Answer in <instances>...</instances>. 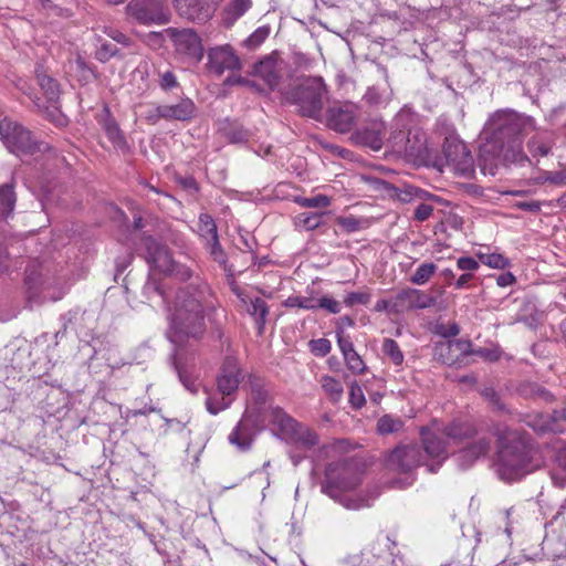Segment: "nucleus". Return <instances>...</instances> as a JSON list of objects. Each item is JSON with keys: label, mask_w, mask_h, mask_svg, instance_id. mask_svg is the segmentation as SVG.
I'll return each mask as SVG.
<instances>
[{"label": "nucleus", "mask_w": 566, "mask_h": 566, "mask_svg": "<svg viewBox=\"0 0 566 566\" xmlns=\"http://www.w3.org/2000/svg\"><path fill=\"white\" fill-rule=\"evenodd\" d=\"M198 232L207 242L218 238L217 226L211 216L207 213L199 216Z\"/></svg>", "instance_id": "34"}, {"label": "nucleus", "mask_w": 566, "mask_h": 566, "mask_svg": "<svg viewBox=\"0 0 566 566\" xmlns=\"http://www.w3.org/2000/svg\"><path fill=\"white\" fill-rule=\"evenodd\" d=\"M282 66L277 57L270 55L255 65V73L271 87L279 84Z\"/></svg>", "instance_id": "24"}, {"label": "nucleus", "mask_w": 566, "mask_h": 566, "mask_svg": "<svg viewBox=\"0 0 566 566\" xmlns=\"http://www.w3.org/2000/svg\"><path fill=\"white\" fill-rule=\"evenodd\" d=\"M551 143L545 140L543 136L539 134L535 135L530 142H528V149L533 154V156H547L551 150Z\"/></svg>", "instance_id": "44"}, {"label": "nucleus", "mask_w": 566, "mask_h": 566, "mask_svg": "<svg viewBox=\"0 0 566 566\" xmlns=\"http://www.w3.org/2000/svg\"><path fill=\"white\" fill-rule=\"evenodd\" d=\"M319 382L329 399L333 401H338L342 398L344 388L339 380L331 376H323Z\"/></svg>", "instance_id": "36"}, {"label": "nucleus", "mask_w": 566, "mask_h": 566, "mask_svg": "<svg viewBox=\"0 0 566 566\" xmlns=\"http://www.w3.org/2000/svg\"><path fill=\"white\" fill-rule=\"evenodd\" d=\"M126 12L140 24H164L169 21L167 11L158 3L132 1L127 4Z\"/></svg>", "instance_id": "11"}, {"label": "nucleus", "mask_w": 566, "mask_h": 566, "mask_svg": "<svg viewBox=\"0 0 566 566\" xmlns=\"http://www.w3.org/2000/svg\"><path fill=\"white\" fill-rule=\"evenodd\" d=\"M242 305L245 307L247 312L251 316L255 317V319L260 324V327H262L265 323V318L269 312L265 302L260 297H256L254 300L248 297L247 304Z\"/></svg>", "instance_id": "31"}, {"label": "nucleus", "mask_w": 566, "mask_h": 566, "mask_svg": "<svg viewBox=\"0 0 566 566\" xmlns=\"http://www.w3.org/2000/svg\"><path fill=\"white\" fill-rule=\"evenodd\" d=\"M105 134L114 147L125 149L127 146L126 139L120 132L116 122L112 118H106L103 124Z\"/></svg>", "instance_id": "30"}, {"label": "nucleus", "mask_w": 566, "mask_h": 566, "mask_svg": "<svg viewBox=\"0 0 566 566\" xmlns=\"http://www.w3.org/2000/svg\"><path fill=\"white\" fill-rule=\"evenodd\" d=\"M252 8V0H230L223 10V21L227 27L240 19Z\"/></svg>", "instance_id": "27"}, {"label": "nucleus", "mask_w": 566, "mask_h": 566, "mask_svg": "<svg viewBox=\"0 0 566 566\" xmlns=\"http://www.w3.org/2000/svg\"><path fill=\"white\" fill-rule=\"evenodd\" d=\"M440 422L433 420L430 426L420 430L421 441L428 459L440 465L449 455V442L440 432Z\"/></svg>", "instance_id": "8"}, {"label": "nucleus", "mask_w": 566, "mask_h": 566, "mask_svg": "<svg viewBox=\"0 0 566 566\" xmlns=\"http://www.w3.org/2000/svg\"><path fill=\"white\" fill-rule=\"evenodd\" d=\"M331 342L326 338H318L311 342V350L318 356H325L331 352Z\"/></svg>", "instance_id": "59"}, {"label": "nucleus", "mask_w": 566, "mask_h": 566, "mask_svg": "<svg viewBox=\"0 0 566 566\" xmlns=\"http://www.w3.org/2000/svg\"><path fill=\"white\" fill-rule=\"evenodd\" d=\"M230 444L240 451H248L253 443L254 433L245 419H241L228 436Z\"/></svg>", "instance_id": "25"}, {"label": "nucleus", "mask_w": 566, "mask_h": 566, "mask_svg": "<svg viewBox=\"0 0 566 566\" xmlns=\"http://www.w3.org/2000/svg\"><path fill=\"white\" fill-rule=\"evenodd\" d=\"M30 356V347L25 343L21 346H18L13 352V356L11 358V365L13 368L21 369L24 365V360Z\"/></svg>", "instance_id": "53"}, {"label": "nucleus", "mask_w": 566, "mask_h": 566, "mask_svg": "<svg viewBox=\"0 0 566 566\" xmlns=\"http://www.w3.org/2000/svg\"><path fill=\"white\" fill-rule=\"evenodd\" d=\"M534 129L535 124L530 116L512 111L496 112L485 126V142L480 146L482 169L494 175L500 165L522 164L526 160L522 136Z\"/></svg>", "instance_id": "1"}, {"label": "nucleus", "mask_w": 566, "mask_h": 566, "mask_svg": "<svg viewBox=\"0 0 566 566\" xmlns=\"http://www.w3.org/2000/svg\"><path fill=\"white\" fill-rule=\"evenodd\" d=\"M0 139L10 153L19 157L36 156L52 150L49 144L36 142L29 129L10 118L0 122Z\"/></svg>", "instance_id": "5"}, {"label": "nucleus", "mask_w": 566, "mask_h": 566, "mask_svg": "<svg viewBox=\"0 0 566 566\" xmlns=\"http://www.w3.org/2000/svg\"><path fill=\"white\" fill-rule=\"evenodd\" d=\"M209 71L221 75L224 71L240 69V60L229 44L212 48L208 51Z\"/></svg>", "instance_id": "13"}, {"label": "nucleus", "mask_w": 566, "mask_h": 566, "mask_svg": "<svg viewBox=\"0 0 566 566\" xmlns=\"http://www.w3.org/2000/svg\"><path fill=\"white\" fill-rule=\"evenodd\" d=\"M410 295L412 310L428 308L434 306L437 303L436 297L417 289H410Z\"/></svg>", "instance_id": "39"}, {"label": "nucleus", "mask_w": 566, "mask_h": 566, "mask_svg": "<svg viewBox=\"0 0 566 566\" xmlns=\"http://www.w3.org/2000/svg\"><path fill=\"white\" fill-rule=\"evenodd\" d=\"M146 291L149 294L154 292L163 298V303L167 310V319L169 321V328L166 333L167 338L175 344L177 342L176 316L174 312V304L176 292L174 289H167L164 282H151L146 285Z\"/></svg>", "instance_id": "15"}, {"label": "nucleus", "mask_w": 566, "mask_h": 566, "mask_svg": "<svg viewBox=\"0 0 566 566\" xmlns=\"http://www.w3.org/2000/svg\"><path fill=\"white\" fill-rule=\"evenodd\" d=\"M15 205V193L13 186L6 184L0 186V212L8 217L12 213Z\"/></svg>", "instance_id": "32"}, {"label": "nucleus", "mask_w": 566, "mask_h": 566, "mask_svg": "<svg viewBox=\"0 0 566 566\" xmlns=\"http://www.w3.org/2000/svg\"><path fill=\"white\" fill-rule=\"evenodd\" d=\"M203 56L200 38L190 29L179 31V62L188 65L199 62Z\"/></svg>", "instance_id": "14"}, {"label": "nucleus", "mask_w": 566, "mask_h": 566, "mask_svg": "<svg viewBox=\"0 0 566 566\" xmlns=\"http://www.w3.org/2000/svg\"><path fill=\"white\" fill-rule=\"evenodd\" d=\"M293 431L294 432L286 439V441L305 449H310L317 444V434L308 427L298 422Z\"/></svg>", "instance_id": "28"}, {"label": "nucleus", "mask_w": 566, "mask_h": 566, "mask_svg": "<svg viewBox=\"0 0 566 566\" xmlns=\"http://www.w3.org/2000/svg\"><path fill=\"white\" fill-rule=\"evenodd\" d=\"M457 266L459 270L463 271L464 273H471L473 274L475 271L480 268V261H476L475 259L471 256H461L457 261Z\"/></svg>", "instance_id": "58"}, {"label": "nucleus", "mask_w": 566, "mask_h": 566, "mask_svg": "<svg viewBox=\"0 0 566 566\" xmlns=\"http://www.w3.org/2000/svg\"><path fill=\"white\" fill-rule=\"evenodd\" d=\"M406 150L402 151L401 156L410 160L421 159L427 154V137L426 134L418 129H408L406 142Z\"/></svg>", "instance_id": "22"}, {"label": "nucleus", "mask_w": 566, "mask_h": 566, "mask_svg": "<svg viewBox=\"0 0 566 566\" xmlns=\"http://www.w3.org/2000/svg\"><path fill=\"white\" fill-rule=\"evenodd\" d=\"M196 107L189 98L179 101V120L189 119L195 114Z\"/></svg>", "instance_id": "60"}, {"label": "nucleus", "mask_w": 566, "mask_h": 566, "mask_svg": "<svg viewBox=\"0 0 566 566\" xmlns=\"http://www.w3.org/2000/svg\"><path fill=\"white\" fill-rule=\"evenodd\" d=\"M402 427L403 422L400 418H395L390 415H384L378 419L377 432L380 434H390L400 431Z\"/></svg>", "instance_id": "37"}, {"label": "nucleus", "mask_w": 566, "mask_h": 566, "mask_svg": "<svg viewBox=\"0 0 566 566\" xmlns=\"http://www.w3.org/2000/svg\"><path fill=\"white\" fill-rule=\"evenodd\" d=\"M317 291L314 289H306L305 295H291L284 302L285 307H297L307 311L316 310Z\"/></svg>", "instance_id": "29"}, {"label": "nucleus", "mask_w": 566, "mask_h": 566, "mask_svg": "<svg viewBox=\"0 0 566 566\" xmlns=\"http://www.w3.org/2000/svg\"><path fill=\"white\" fill-rule=\"evenodd\" d=\"M207 395L206 406L207 410L211 415H217L218 412L227 409L231 403V399L228 398L229 396L221 395V398H218L217 395H211L209 392Z\"/></svg>", "instance_id": "43"}, {"label": "nucleus", "mask_w": 566, "mask_h": 566, "mask_svg": "<svg viewBox=\"0 0 566 566\" xmlns=\"http://www.w3.org/2000/svg\"><path fill=\"white\" fill-rule=\"evenodd\" d=\"M433 212V207L422 201L417 206L415 210V219L418 221H426Z\"/></svg>", "instance_id": "62"}, {"label": "nucleus", "mask_w": 566, "mask_h": 566, "mask_svg": "<svg viewBox=\"0 0 566 566\" xmlns=\"http://www.w3.org/2000/svg\"><path fill=\"white\" fill-rule=\"evenodd\" d=\"M444 155L448 167L455 174L468 176L473 171V157L465 144L461 142L448 144L444 147Z\"/></svg>", "instance_id": "12"}, {"label": "nucleus", "mask_w": 566, "mask_h": 566, "mask_svg": "<svg viewBox=\"0 0 566 566\" xmlns=\"http://www.w3.org/2000/svg\"><path fill=\"white\" fill-rule=\"evenodd\" d=\"M365 221L354 216L340 217L337 224L346 232H355L365 228Z\"/></svg>", "instance_id": "49"}, {"label": "nucleus", "mask_w": 566, "mask_h": 566, "mask_svg": "<svg viewBox=\"0 0 566 566\" xmlns=\"http://www.w3.org/2000/svg\"><path fill=\"white\" fill-rule=\"evenodd\" d=\"M536 454V450L528 447L516 434H512L507 443H503L497 453L495 471L503 481L520 480L539 468L541 462L535 460Z\"/></svg>", "instance_id": "4"}, {"label": "nucleus", "mask_w": 566, "mask_h": 566, "mask_svg": "<svg viewBox=\"0 0 566 566\" xmlns=\"http://www.w3.org/2000/svg\"><path fill=\"white\" fill-rule=\"evenodd\" d=\"M347 368L354 374H360L366 369V365L363 361L361 357L356 353V350L349 353L344 357Z\"/></svg>", "instance_id": "51"}, {"label": "nucleus", "mask_w": 566, "mask_h": 566, "mask_svg": "<svg viewBox=\"0 0 566 566\" xmlns=\"http://www.w3.org/2000/svg\"><path fill=\"white\" fill-rule=\"evenodd\" d=\"M269 422L273 426L274 430L279 432V436L286 440L294 431L297 426V421L287 415L282 408L275 406L270 407L268 410Z\"/></svg>", "instance_id": "21"}, {"label": "nucleus", "mask_w": 566, "mask_h": 566, "mask_svg": "<svg viewBox=\"0 0 566 566\" xmlns=\"http://www.w3.org/2000/svg\"><path fill=\"white\" fill-rule=\"evenodd\" d=\"M229 286L233 294L240 300L242 304H247V298L249 297L245 292L238 285L234 277L232 275L228 279Z\"/></svg>", "instance_id": "63"}, {"label": "nucleus", "mask_w": 566, "mask_h": 566, "mask_svg": "<svg viewBox=\"0 0 566 566\" xmlns=\"http://www.w3.org/2000/svg\"><path fill=\"white\" fill-rule=\"evenodd\" d=\"M35 77L50 105L56 111L60 96V86L56 80L46 74L42 67L35 70Z\"/></svg>", "instance_id": "26"}, {"label": "nucleus", "mask_w": 566, "mask_h": 566, "mask_svg": "<svg viewBox=\"0 0 566 566\" xmlns=\"http://www.w3.org/2000/svg\"><path fill=\"white\" fill-rule=\"evenodd\" d=\"M220 0H185L189 10L185 12V14L189 19H199V12L203 9L205 6H209L210 3L217 4Z\"/></svg>", "instance_id": "50"}, {"label": "nucleus", "mask_w": 566, "mask_h": 566, "mask_svg": "<svg viewBox=\"0 0 566 566\" xmlns=\"http://www.w3.org/2000/svg\"><path fill=\"white\" fill-rule=\"evenodd\" d=\"M371 294L368 291L352 292L346 295L344 303L346 306L352 307L357 304L366 305L369 303Z\"/></svg>", "instance_id": "52"}, {"label": "nucleus", "mask_w": 566, "mask_h": 566, "mask_svg": "<svg viewBox=\"0 0 566 566\" xmlns=\"http://www.w3.org/2000/svg\"><path fill=\"white\" fill-rule=\"evenodd\" d=\"M270 34V27H259L245 41L244 45L249 49H256Z\"/></svg>", "instance_id": "47"}, {"label": "nucleus", "mask_w": 566, "mask_h": 566, "mask_svg": "<svg viewBox=\"0 0 566 566\" xmlns=\"http://www.w3.org/2000/svg\"><path fill=\"white\" fill-rule=\"evenodd\" d=\"M437 271V265L432 262L421 263L410 277V282L417 285L426 284Z\"/></svg>", "instance_id": "38"}, {"label": "nucleus", "mask_w": 566, "mask_h": 566, "mask_svg": "<svg viewBox=\"0 0 566 566\" xmlns=\"http://www.w3.org/2000/svg\"><path fill=\"white\" fill-rule=\"evenodd\" d=\"M317 308H323L331 314H338L342 311V304H340V302L336 301L332 296H328V295L319 296V294L317 293L316 310Z\"/></svg>", "instance_id": "48"}, {"label": "nucleus", "mask_w": 566, "mask_h": 566, "mask_svg": "<svg viewBox=\"0 0 566 566\" xmlns=\"http://www.w3.org/2000/svg\"><path fill=\"white\" fill-rule=\"evenodd\" d=\"M325 482L322 491L329 497L338 500L345 507L350 510H359L370 506L371 501L378 495L376 492L370 497H353L343 493L354 490L361 481V471L357 463L337 462L332 463L326 469Z\"/></svg>", "instance_id": "3"}, {"label": "nucleus", "mask_w": 566, "mask_h": 566, "mask_svg": "<svg viewBox=\"0 0 566 566\" xmlns=\"http://www.w3.org/2000/svg\"><path fill=\"white\" fill-rule=\"evenodd\" d=\"M389 538L385 537L370 544L361 552V557L368 566H388L391 559Z\"/></svg>", "instance_id": "20"}, {"label": "nucleus", "mask_w": 566, "mask_h": 566, "mask_svg": "<svg viewBox=\"0 0 566 566\" xmlns=\"http://www.w3.org/2000/svg\"><path fill=\"white\" fill-rule=\"evenodd\" d=\"M189 282L179 287V346L181 343L198 340L206 332L203 302L207 285L188 265L179 264V283Z\"/></svg>", "instance_id": "2"}, {"label": "nucleus", "mask_w": 566, "mask_h": 566, "mask_svg": "<svg viewBox=\"0 0 566 566\" xmlns=\"http://www.w3.org/2000/svg\"><path fill=\"white\" fill-rule=\"evenodd\" d=\"M138 117L150 125L158 124L161 119L172 120L177 118V106L140 104L136 107Z\"/></svg>", "instance_id": "17"}, {"label": "nucleus", "mask_w": 566, "mask_h": 566, "mask_svg": "<svg viewBox=\"0 0 566 566\" xmlns=\"http://www.w3.org/2000/svg\"><path fill=\"white\" fill-rule=\"evenodd\" d=\"M326 86L321 77H307L293 87L286 98L297 106L303 116L317 119L321 116Z\"/></svg>", "instance_id": "6"}, {"label": "nucleus", "mask_w": 566, "mask_h": 566, "mask_svg": "<svg viewBox=\"0 0 566 566\" xmlns=\"http://www.w3.org/2000/svg\"><path fill=\"white\" fill-rule=\"evenodd\" d=\"M420 464H426L433 472V464L423 461L420 448L416 444H399L387 457L386 467L396 473H410Z\"/></svg>", "instance_id": "7"}, {"label": "nucleus", "mask_w": 566, "mask_h": 566, "mask_svg": "<svg viewBox=\"0 0 566 566\" xmlns=\"http://www.w3.org/2000/svg\"><path fill=\"white\" fill-rule=\"evenodd\" d=\"M118 50L117 48L112 44V43H102L101 46L96 50L95 52V57L99 61V62H107L108 60H111L113 56H115L117 54Z\"/></svg>", "instance_id": "54"}, {"label": "nucleus", "mask_w": 566, "mask_h": 566, "mask_svg": "<svg viewBox=\"0 0 566 566\" xmlns=\"http://www.w3.org/2000/svg\"><path fill=\"white\" fill-rule=\"evenodd\" d=\"M251 388L253 392V398L258 402H264L266 399V392L261 388V385L256 380H251Z\"/></svg>", "instance_id": "64"}, {"label": "nucleus", "mask_w": 566, "mask_h": 566, "mask_svg": "<svg viewBox=\"0 0 566 566\" xmlns=\"http://www.w3.org/2000/svg\"><path fill=\"white\" fill-rule=\"evenodd\" d=\"M491 440L486 437H479L465 448L460 450L457 455L459 465L462 469L470 468L476 460L484 457L490 450Z\"/></svg>", "instance_id": "19"}, {"label": "nucleus", "mask_w": 566, "mask_h": 566, "mask_svg": "<svg viewBox=\"0 0 566 566\" xmlns=\"http://www.w3.org/2000/svg\"><path fill=\"white\" fill-rule=\"evenodd\" d=\"M142 247L145 250V259L161 273H171L175 262L171 252L165 244H161L151 237H144Z\"/></svg>", "instance_id": "10"}, {"label": "nucleus", "mask_w": 566, "mask_h": 566, "mask_svg": "<svg viewBox=\"0 0 566 566\" xmlns=\"http://www.w3.org/2000/svg\"><path fill=\"white\" fill-rule=\"evenodd\" d=\"M160 80L159 85L163 90H171L177 85L176 76L172 71H166L164 73H159Z\"/></svg>", "instance_id": "61"}, {"label": "nucleus", "mask_w": 566, "mask_h": 566, "mask_svg": "<svg viewBox=\"0 0 566 566\" xmlns=\"http://www.w3.org/2000/svg\"><path fill=\"white\" fill-rule=\"evenodd\" d=\"M365 396L361 388L356 384H352L349 387V402L350 405L359 409L365 405Z\"/></svg>", "instance_id": "56"}, {"label": "nucleus", "mask_w": 566, "mask_h": 566, "mask_svg": "<svg viewBox=\"0 0 566 566\" xmlns=\"http://www.w3.org/2000/svg\"><path fill=\"white\" fill-rule=\"evenodd\" d=\"M441 433L448 439V442L461 443L464 440L475 436V427L467 421H452L449 424L440 422Z\"/></svg>", "instance_id": "23"}, {"label": "nucleus", "mask_w": 566, "mask_h": 566, "mask_svg": "<svg viewBox=\"0 0 566 566\" xmlns=\"http://www.w3.org/2000/svg\"><path fill=\"white\" fill-rule=\"evenodd\" d=\"M373 129L364 132V140L375 150H379L384 143L385 125L384 123H374Z\"/></svg>", "instance_id": "35"}, {"label": "nucleus", "mask_w": 566, "mask_h": 566, "mask_svg": "<svg viewBox=\"0 0 566 566\" xmlns=\"http://www.w3.org/2000/svg\"><path fill=\"white\" fill-rule=\"evenodd\" d=\"M394 314H399L411 308L410 289L400 291L394 298Z\"/></svg>", "instance_id": "46"}, {"label": "nucleus", "mask_w": 566, "mask_h": 566, "mask_svg": "<svg viewBox=\"0 0 566 566\" xmlns=\"http://www.w3.org/2000/svg\"><path fill=\"white\" fill-rule=\"evenodd\" d=\"M294 222L304 230H314L322 223V213L303 212L295 217Z\"/></svg>", "instance_id": "40"}, {"label": "nucleus", "mask_w": 566, "mask_h": 566, "mask_svg": "<svg viewBox=\"0 0 566 566\" xmlns=\"http://www.w3.org/2000/svg\"><path fill=\"white\" fill-rule=\"evenodd\" d=\"M179 378H180L182 385L185 386V388L190 394L196 395L200 391V389H203V391L206 394H208V390L206 389V387L202 385V382L198 378L182 376L180 373H179Z\"/></svg>", "instance_id": "57"}, {"label": "nucleus", "mask_w": 566, "mask_h": 566, "mask_svg": "<svg viewBox=\"0 0 566 566\" xmlns=\"http://www.w3.org/2000/svg\"><path fill=\"white\" fill-rule=\"evenodd\" d=\"M242 378L238 364L232 359L227 360L217 379L218 394L231 396L238 389Z\"/></svg>", "instance_id": "16"}, {"label": "nucleus", "mask_w": 566, "mask_h": 566, "mask_svg": "<svg viewBox=\"0 0 566 566\" xmlns=\"http://www.w3.org/2000/svg\"><path fill=\"white\" fill-rule=\"evenodd\" d=\"M382 353L395 364L401 365L403 361V354L400 350L396 340L386 338L382 343Z\"/></svg>", "instance_id": "42"}, {"label": "nucleus", "mask_w": 566, "mask_h": 566, "mask_svg": "<svg viewBox=\"0 0 566 566\" xmlns=\"http://www.w3.org/2000/svg\"><path fill=\"white\" fill-rule=\"evenodd\" d=\"M295 202L304 208H327L331 205V198L325 195H317L312 198L297 197Z\"/></svg>", "instance_id": "45"}, {"label": "nucleus", "mask_w": 566, "mask_h": 566, "mask_svg": "<svg viewBox=\"0 0 566 566\" xmlns=\"http://www.w3.org/2000/svg\"><path fill=\"white\" fill-rule=\"evenodd\" d=\"M360 116L359 107L353 103L337 104L327 111V125L339 133H348Z\"/></svg>", "instance_id": "9"}, {"label": "nucleus", "mask_w": 566, "mask_h": 566, "mask_svg": "<svg viewBox=\"0 0 566 566\" xmlns=\"http://www.w3.org/2000/svg\"><path fill=\"white\" fill-rule=\"evenodd\" d=\"M207 244L209 245L212 259L219 264L224 265L227 262V254L219 243V238L207 242Z\"/></svg>", "instance_id": "55"}, {"label": "nucleus", "mask_w": 566, "mask_h": 566, "mask_svg": "<svg viewBox=\"0 0 566 566\" xmlns=\"http://www.w3.org/2000/svg\"><path fill=\"white\" fill-rule=\"evenodd\" d=\"M476 256L480 262L492 269H505L510 265V261L500 253L478 252Z\"/></svg>", "instance_id": "41"}, {"label": "nucleus", "mask_w": 566, "mask_h": 566, "mask_svg": "<svg viewBox=\"0 0 566 566\" xmlns=\"http://www.w3.org/2000/svg\"><path fill=\"white\" fill-rule=\"evenodd\" d=\"M411 122V116L407 112H400L395 117L391 126V132L388 137V143L392 150L398 154L402 155V151L406 150V145L403 142H406L407 138V132L409 128V124Z\"/></svg>", "instance_id": "18"}, {"label": "nucleus", "mask_w": 566, "mask_h": 566, "mask_svg": "<svg viewBox=\"0 0 566 566\" xmlns=\"http://www.w3.org/2000/svg\"><path fill=\"white\" fill-rule=\"evenodd\" d=\"M396 196L399 201L405 203L412 201H422L432 197L429 192L413 186H405L398 189Z\"/></svg>", "instance_id": "33"}]
</instances>
